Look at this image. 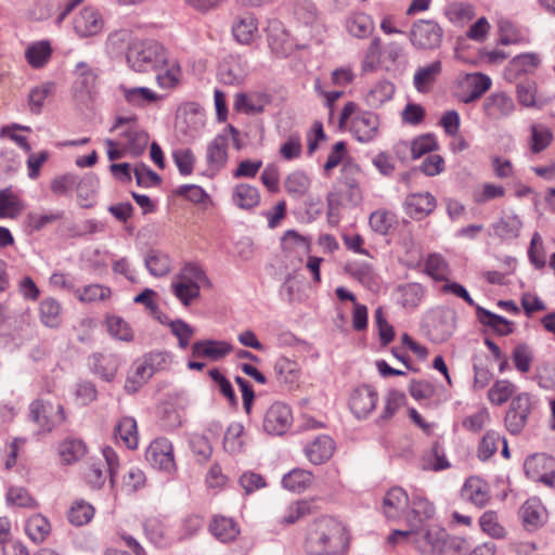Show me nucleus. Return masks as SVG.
<instances>
[{
    "label": "nucleus",
    "mask_w": 555,
    "mask_h": 555,
    "mask_svg": "<svg viewBox=\"0 0 555 555\" xmlns=\"http://www.w3.org/2000/svg\"><path fill=\"white\" fill-rule=\"evenodd\" d=\"M446 14L453 24L465 25L474 18L475 8L470 3L452 2L448 4Z\"/></svg>",
    "instance_id": "obj_40"
},
{
    "label": "nucleus",
    "mask_w": 555,
    "mask_h": 555,
    "mask_svg": "<svg viewBox=\"0 0 555 555\" xmlns=\"http://www.w3.org/2000/svg\"><path fill=\"white\" fill-rule=\"evenodd\" d=\"M540 57L535 53H524L516 55L511 61L507 72L514 75L530 73L540 65Z\"/></svg>",
    "instance_id": "obj_43"
},
{
    "label": "nucleus",
    "mask_w": 555,
    "mask_h": 555,
    "mask_svg": "<svg viewBox=\"0 0 555 555\" xmlns=\"http://www.w3.org/2000/svg\"><path fill=\"white\" fill-rule=\"evenodd\" d=\"M395 222V214L383 209L373 211L369 219L371 229L380 235L388 234Z\"/></svg>",
    "instance_id": "obj_48"
},
{
    "label": "nucleus",
    "mask_w": 555,
    "mask_h": 555,
    "mask_svg": "<svg viewBox=\"0 0 555 555\" xmlns=\"http://www.w3.org/2000/svg\"><path fill=\"white\" fill-rule=\"evenodd\" d=\"M190 447L199 463H205L211 456L212 447L207 437L203 435H193L190 439Z\"/></svg>",
    "instance_id": "obj_57"
},
{
    "label": "nucleus",
    "mask_w": 555,
    "mask_h": 555,
    "mask_svg": "<svg viewBox=\"0 0 555 555\" xmlns=\"http://www.w3.org/2000/svg\"><path fill=\"white\" fill-rule=\"evenodd\" d=\"M210 532L221 542L233 541L240 533L237 524L224 516H215L209 525Z\"/></svg>",
    "instance_id": "obj_25"
},
{
    "label": "nucleus",
    "mask_w": 555,
    "mask_h": 555,
    "mask_svg": "<svg viewBox=\"0 0 555 555\" xmlns=\"http://www.w3.org/2000/svg\"><path fill=\"white\" fill-rule=\"evenodd\" d=\"M52 48L48 40H40L26 49L25 57L28 64L34 68L43 67L50 60Z\"/></svg>",
    "instance_id": "obj_29"
},
{
    "label": "nucleus",
    "mask_w": 555,
    "mask_h": 555,
    "mask_svg": "<svg viewBox=\"0 0 555 555\" xmlns=\"http://www.w3.org/2000/svg\"><path fill=\"white\" fill-rule=\"evenodd\" d=\"M398 293V302L408 309H413L418 306L424 289L423 286L418 283H408L404 285H400L397 288Z\"/></svg>",
    "instance_id": "obj_35"
},
{
    "label": "nucleus",
    "mask_w": 555,
    "mask_h": 555,
    "mask_svg": "<svg viewBox=\"0 0 555 555\" xmlns=\"http://www.w3.org/2000/svg\"><path fill=\"white\" fill-rule=\"evenodd\" d=\"M374 30V23L371 16L364 13H358L348 23L350 35H369Z\"/></svg>",
    "instance_id": "obj_63"
},
{
    "label": "nucleus",
    "mask_w": 555,
    "mask_h": 555,
    "mask_svg": "<svg viewBox=\"0 0 555 555\" xmlns=\"http://www.w3.org/2000/svg\"><path fill=\"white\" fill-rule=\"evenodd\" d=\"M501 440L499 433L489 430L482 437L478 446V457L482 461L489 460L498 450V443Z\"/></svg>",
    "instance_id": "obj_55"
},
{
    "label": "nucleus",
    "mask_w": 555,
    "mask_h": 555,
    "mask_svg": "<svg viewBox=\"0 0 555 555\" xmlns=\"http://www.w3.org/2000/svg\"><path fill=\"white\" fill-rule=\"evenodd\" d=\"M125 100L133 106H144L147 103L155 102L160 99L158 94L146 87L126 88L121 86Z\"/></svg>",
    "instance_id": "obj_38"
},
{
    "label": "nucleus",
    "mask_w": 555,
    "mask_h": 555,
    "mask_svg": "<svg viewBox=\"0 0 555 555\" xmlns=\"http://www.w3.org/2000/svg\"><path fill=\"white\" fill-rule=\"evenodd\" d=\"M378 129V118L374 113L360 112L351 120L350 130L360 142L372 141Z\"/></svg>",
    "instance_id": "obj_17"
},
{
    "label": "nucleus",
    "mask_w": 555,
    "mask_h": 555,
    "mask_svg": "<svg viewBox=\"0 0 555 555\" xmlns=\"http://www.w3.org/2000/svg\"><path fill=\"white\" fill-rule=\"evenodd\" d=\"M178 280L196 285H210V281L201 266L194 262L185 263L179 274Z\"/></svg>",
    "instance_id": "obj_45"
},
{
    "label": "nucleus",
    "mask_w": 555,
    "mask_h": 555,
    "mask_svg": "<svg viewBox=\"0 0 555 555\" xmlns=\"http://www.w3.org/2000/svg\"><path fill=\"white\" fill-rule=\"evenodd\" d=\"M121 135L128 140V149L133 155L143 153L149 141V134L145 131L127 129Z\"/></svg>",
    "instance_id": "obj_58"
},
{
    "label": "nucleus",
    "mask_w": 555,
    "mask_h": 555,
    "mask_svg": "<svg viewBox=\"0 0 555 555\" xmlns=\"http://www.w3.org/2000/svg\"><path fill=\"white\" fill-rule=\"evenodd\" d=\"M115 434L130 450L138 448L137 421L131 416L122 417L115 427Z\"/></svg>",
    "instance_id": "obj_32"
},
{
    "label": "nucleus",
    "mask_w": 555,
    "mask_h": 555,
    "mask_svg": "<svg viewBox=\"0 0 555 555\" xmlns=\"http://www.w3.org/2000/svg\"><path fill=\"white\" fill-rule=\"evenodd\" d=\"M25 531L28 538L39 544L42 543L51 532V525L43 515L35 514L25 524Z\"/></svg>",
    "instance_id": "obj_27"
},
{
    "label": "nucleus",
    "mask_w": 555,
    "mask_h": 555,
    "mask_svg": "<svg viewBox=\"0 0 555 555\" xmlns=\"http://www.w3.org/2000/svg\"><path fill=\"white\" fill-rule=\"evenodd\" d=\"M90 370L93 374L100 375L105 382L114 380L119 363L113 354L93 353L89 358Z\"/></svg>",
    "instance_id": "obj_20"
},
{
    "label": "nucleus",
    "mask_w": 555,
    "mask_h": 555,
    "mask_svg": "<svg viewBox=\"0 0 555 555\" xmlns=\"http://www.w3.org/2000/svg\"><path fill=\"white\" fill-rule=\"evenodd\" d=\"M441 72V62L435 61L429 65L420 67L413 78L414 87L418 92H425L426 87L431 85Z\"/></svg>",
    "instance_id": "obj_39"
},
{
    "label": "nucleus",
    "mask_w": 555,
    "mask_h": 555,
    "mask_svg": "<svg viewBox=\"0 0 555 555\" xmlns=\"http://www.w3.org/2000/svg\"><path fill=\"white\" fill-rule=\"evenodd\" d=\"M106 325L108 333L116 339L122 341H131L134 337L133 331L129 323L121 317L108 315L106 318Z\"/></svg>",
    "instance_id": "obj_46"
},
{
    "label": "nucleus",
    "mask_w": 555,
    "mask_h": 555,
    "mask_svg": "<svg viewBox=\"0 0 555 555\" xmlns=\"http://www.w3.org/2000/svg\"><path fill=\"white\" fill-rule=\"evenodd\" d=\"M482 108L489 119L500 120L514 112L515 103L507 93L495 92L486 98Z\"/></svg>",
    "instance_id": "obj_16"
},
{
    "label": "nucleus",
    "mask_w": 555,
    "mask_h": 555,
    "mask_svg": "<svg viewBox=\"0 0 555 555\" xmlns=\"http://www.w3.org/2000/svg\"><path fill=\"white\" fill-rule=\"evenodd\" d=\"M145 459L155 469L168 474L176 469L172 443L167 438L153 440L145 451Z\"/></svg>",
    "instance_id": "obj_7"
},
{
    "label": "nucleus",
    "mask_w": 555,
    "mask_h": 555,
    "mask_svg": "<svg viewBox=\"0 0 555 555\" xmlns=\"http://www.w3.org/2000/svg\"><path fill=\"white\" fill-rule=\"evenodd\" d=\"M521 227L522 222L516 215H508L494 222L491 229L493 235L501 240H513L518 237Z\"/></svg>",
    "instance_id": "obj_28"
},
{
    "label": "nucleus",
    "mask_w": 555,
    "mask_h": 555,
    "mask_svg": "<svg viewBox=\"0 0 555 555\" xmlns=\"http://www.w3.org/2000/svg\"><path fill=\"white\" fill-rule=\"evenodd\" d=\"M403 205L406 215L414 220H422L434 211L437 201L429 192L412 193L405 197Z\"/></svg>",
    "instance_id": "obj_15"
},
{
    "label": "nucleus",
    "mask_w": 555,
    "mask_h": 555,
    "mask_svg": "<svg viewBox=\"0 0 555 555\" xmlns=\"http://www.w3.org/2000/svg\"><path fill=\"white\" fill-rule=\"evenodd\" d=\"M147 539L157 547H167L171 543L166 525L158 517H150L143 524Z\"/></svg>",
    "instance_id": "obj_22"
},
{
    "label": "nucleus",
    "mask_w": 555,
    "mask_h": 555,
    "mask_svg": "<svg viewBox=\"0 0 555 555\" xmlns=\"http://www.w3.org/2000/svg\"><path fill=\"white\" fill-rule=\"evenodd\" d=\"M462 494L477 506H485L490 496L487 482L478 477H469L462 489Z\"/></svg>",
    "instance_id": "obj_21"
},
{
    "label": "nucleus",
    "mask_w": 555,
    "mask_h": 555,
    "mask_svg": "<svg viewBox=\"0 0 555 555\" xmlns=\"http://www.w3.org/2000/svg\"><path fill=\"white\" fill-rule=\"evenodd\" d=\"M103 28L104 18L93 7L83 8L73 20V29L76 35H99Z\"/></svg>",
    "instance_id": "obj_12"
},
{
    "label": "nucleus",
    "mask_w": 555,
    "mask_h": 555,
    "mask_svg": "<svg viewBox=\"0 0 555 555\" xmlns=\"http://www.w3.org/2000/svg\"><path fill=\"white\" fill-rule=\"evenodd\" d=\"M171 289L173 295L185 307L190 306L192 301L197 299L201 295L199 285L190 284L182 281H173L171 283Z\"/></svg>",
    "instance_id": "obj_47"
},
{
    "label": "nucleus",
    "mask_w": 555,
    "mask_h": 555,
    "mask_svg": "<svg viewBox=\"0 0 555 555\" xmlns=\"http://www.w3.org/2000/svg\"><path fill=\"white\" fill-rule=\"evenodd\" d=\"M208 375L218 385L220 392L229 400L230 404L236 408L237 399L231 382L217 367L211 369Z\"/></svg>",
    "instance_id": "obj_54"
},
{
    "label": "nucleus",
    "mask_w": 555,
    "mask_h": 555,
    "mask_svg": "<svg viewBox=\"0 0 555 555\" xmlns=\"http://www.w3.org/2000/svg\"><path fill=\"white\" fill-rule=\"evenodd\" d=\"M401 54V48L396 42L380 47V40L375 37L363 62L365 70H373L378 63L389 62L393 64Z\"/></svg>",
    "instance_id": "obj_11"
},
{
    "label": "nucleus",
    "mask_w": 555,
    "mask_h": 555,
    "mask_svg": "<svg viewBox=\"0 0 555 555\" xmlns=\"http://www.w3.org/2000/svg\"><path fill=\"white\" fill-rule=\"evenodd\" d=\"M112 291L108 286L101 284H90L82 288L79 287V293L76 294L80 302H93L96 300H106L111 297Z\"/></svg>",
    "instance_id": "obj_49"
},
{
    "label": "nucleus",
    "mask_w": 555,
    "mask_h": 555,
    "mask_svg": "<svg viewBox=\"0 0 555 555\" xmlns=\"http://www.w3.org/2000/svg\"><path fill=\"white\" fill-rule=\"evenodd\" d=\"M98 178L94 175H87L81 180L74 173H65L54 178L51 181L50 189L56 195H65L75 186L78 190V195L83 196L82 191L85 186H90L92 190L98 185Z\"/></svg>",
    "instance_id": "obj_13"
},
{
    "label": "nucleus",
    "mask_w": 555,
    "mask_h": 555,
    "mask_svg": "<svg viewBox=\"0 0 555 555\" xmlns=\"http://www.w3.org/2000/svg\"><path fill=\"white\" fill-rule=\"evenodd\" d=\"M515 386L508 380H498L488 391V398L495 405L504 404L514 393Z\"/></svg>",
    "instance_id": "obj_50"
},
{
    "label": "nucleus",
    "mask_w": 555,
    "mask_h": 555,
    "mask_svg": "<svg viewBox=\"0 0 555 555\" xmlns=\"http://www.w3.org/2000/svg\"><path fill=\"white\" fill-rule=\"evenodd\" d=\"M133 171L139 186L149 188L151 185H158L162 182L160 176L143 163L138 164Z\"/></svg>",
    "instance_id": "obj_59"
},
{
    "label": "nucleus",
    "mask_w": 555,
    "mask_h": 555,
    "mask_svg": "<svg viewBox=\"0 0 555 555\" xmlns=\"http://www.w3.org/2000/svg\"><path fill=\"white\" fill-rule=\"evenodd\" d=\"M7 500L18 507L36 506L35 499L23 487H10L7 493Z\"/></svg>",
    "instance_id": "obj_64"
},
{
    "label": "nucleus",
    "mask_w": 555,
    "mask_h": 555,
    "mask_svg": "<svg viewBox=\"0 0 555 555\" xmlns=\"http://www.w3.org/2000/svg\"><path fill=\"white\" fill-rule=\"evenodd\" d=\"M526 476L533 480L553 487L555 477V459L544 453L532 454L524 463Z\"/></svg>",
    "instance_id": "obj_6"
},
{
    "label": "nucleus",
    "mask_w": 555,
    "mask_h": 555,
    "mask_svg": "<svg viewBox=\"0 0 555 555\" xmlns=\"http://www.w3.org/2000/svg\"><path fill=\"white\" fill-rule=\"evenodd\" d=\"M377 400L375 389L369 385H362L351 393L349 406L358 418H364L375 409Z\"/></svg>",
    "instance_id": "obj_14"
},
{
    "label": "nucleus",
    "mask_w": 555,
    "mask_h": 555,
    "mask_svg": "<svg viewBox=\"0 0 555 555\" xmlns=\"http://www.w3.org/2000/svg\"><path fill=\"white\" fill-rule=\"evenodd\" d=\"M512 358L517 371L520 373L529 372L533 360V352L527 344L521 343L516 345L513 349Z\"/></svg>",
    "instance_id": "obj_51"
},
{
    "label": "nucleus",
    "mask_w": 555,
    "mask_h": 555,
    "mask_svg": "<svg viewBox=\"0 0 555 555\" xmlns=\"http://www.w3.org/2000/svg\"><path fill=\"white\" fill-rule=\"evenodd\" d=\"M466 82L470 91L461 96V101L465 104H469L477 101L491 87L490 77L482 73L467 75Z\"/></svg>",
    "instance_id": "obj_23"
},
{
    "label": "nucleus",
    "mask_w": 555,
    "mask_h": 555,
    "mask_svg": "<svg viewBox=\"0 0 555 555\" xmlns=\"http://www.w3.org/2000/svg\"><path fill=\"white\" fill-rule=\"evenodd\" d=\"M144 264L149 273L156 278L165 276L171 270L169 257L155 249H151L146 254L144 258Z\"/></svg>",
    "instance_id": "obj_31"
},
{
    "label": "nucleus",
    "mask_w": 555,
    "mask_h": 555,
    "mask_svg": "<svg viewBox=\"0 0 555 555\" xmlns=\"http://www.w3.org/2000/svg\"><path fill=\"white\" fill-rule=\"evenodd\" d=\"M409 496L400 487L391 488L383 500L384 514L388 519H398L406 511Z\"/></svg>",
    "instance_id": "obj_19"
},
{
    "label": "nucleus",
    "mask_w": 555,
    "mask_h": 555,
    "mask_svg": "<svg viewBox=\"0 0 555 555\" xmlns=\"http://www.w3.org/2000/svg\"><path fill=\"white\" fill-rule=\"evenodd\" d=\"M292 423L291 408L282 402H275L264 415L263 428L270 435L281 436L288 430Z\"/></svg>",
    "instance_id": "obj_9"
},
{
    "label": "nucleus",
    "mask_w": 555,
    "mask_h": 555,
    "mask_svg": "<svg viewBox=\"0 0 555 555\" xmlns=\"http://www.w3.org/2000/svg\"><path fill=\"white\" fill-rule=\"evenodd\" d=\"M476 314L480 323L491 327L498 334L506 336L513 333V323L505 318L495 314L480 306H476Z\"/></svg>",
    "instance_id": "obj_26"
},
{
    "label": "nucleus",
    "mask_w": 555,
    "mask_h": 555,
    "mask_svg": "<svg viewBox=\"0 0 555 555\" xmlns=\"http://www.w3.org/2000/svg\"><path fill=\"white\" fill-rule=\"evenodd\" d=\"M274 370L279 380L282 383L293 385L298 378V367L296 362L286 358H280L274 365Z\"/></svg>",
    "instance_id": "obj_52"
},
{
    "label": "nucleus",
    "mask_w": 555,
    "mask_h": 555,
    "mask_svg": "<svg viewBox=\"0 0 555 555\" xmlns=\"http://www.w3.org/2000/svg\"><path fill=\"white\" fill-rule=\"evenodd\" d=\"M86 451V444L80 439H66L59 446V454L66 464L80 460Z\"/></svg>",
    "instance_id": "obj_41"
},
{
    "label": "nucleus",
    "mask_w": 555,
    "mask_h": 555,
    "mask_svg": "<svg viewBox=\"0 0 555 555\" xmlns=\"http://www.w3.org/2000/svg\"><path fill=\"white\" fill-rule=\"evenodd\" d=\"M312 481V474L304 469H293L286 474L282 479V485L285 489L294 492H301L306 490Z\"/></svg>",
    "instance_id": "obj_42"
},
{
    "label": "nucleus",
    "mask_w": 555,
    "mask_h": 555,
    "mask_svg": "<svg viewBox=\"0 0 555 555\" xmlns=\"http://www.w3.org/2000/svg\"><path fill=\"white\" fill-rule=\"evenodd\" d=\"M438 150L436 137L431 133L423 134L413 140L411 145V154L413 159H417L423 155Z\"/></svg>",
    "instance_id": "obj_53"
},
{
    "label": "nucleus",
    "mask_w": 555,
    "mask_h": 555,
    "mask_svg": "<svg viewBox=\"0 0 555 555\" xmlns=\"http://www.w3.org/2000/svg\"><path fill=\"white\" fill-rule=\"evenodd\" d=\"M233 346L225 340L199 339L192 344L191 356L195 359H206L217 362L229 356Z\"/></svg>",
    "instance_id": "obj_10"
},
{
    "label": "nucleus",
    "mask_w": 555,
    "mask_h": 555,
    "mask_svg": "<svg viewBox=\"0 0 555 555\" xmlns=\"http://www.w3.org/2000/svg\"><path fill=\"white\" fill-rule=\"evenodd\" d=\"M223 449L232 455L241 453L243 449V423L234 422L229 425L223 437Z\"/></svg>",
    "instance_id": "obj_36"
},
{
    "label": "nucleus",
    "mask_w": 555,
    "mask_h": 555,
    "mask_svg": "<svg viewBox=\"0 0 555 555\" xmlns=\"http://www.w3.org/2000/svg\"><path fill=\"white\" fill-rule=\"evenodd\" d=\"M51 402L36 399L29 404L28 417L36 423L43 431H51L55 426L64 423L66 416L64 406L57 404L55 411Z\"/></svg>",
    "instance_id": "obj_4"
},
{
    "label": "nucleus",
    "mask_w": 555,
    "mask_h": 555,
    "mask_svg": "<svg viewBox=\"0 0 555 555\" xmlns=\"http://www.w3.org/2000/svg\"><path fill=\"white\" fill-rule=\"evenodd\" d=\"M531 410L532 400L528 392L519 393L512 399L504 418L505 426L512 435H518L521 433L528 422V416L531 413Z\"/></svg>",
    "instance_id": "obj_5"
},
{
    "label": "nucleus",
    "mask_w": 555,
    "mask_h": 555,
    "mask_svg": "<svg viewBox=\"0 0 555 555\" xmlns=\"http://www.w3.org/2000/svg\"><path fill=\"white\" fill-rule=\"evenodd\" d=\"M405 401L406 397L404 392L397 389L390 390L386 398L384 411L378 421L380 422L391 418L397 410L405 403Z\"/></svg>",
    "instance_id": "obj_56"
},
{
    "label": "nucleus",
    "mask_w": 555,
    "mask_h": 555,
    "mask_svg": "<svg viewBox=\"0 0 555 555\" xmlns=\"http://www.w3.org/2000/svg\"><path fill=\"white\" fill-rule=\"evenodd\" d=\"M127 61L135 72H147L165 65L167 52L153 37H145L129 46Z\"/></svg>",
    "instance_id": "obj_3"
},
{
    "label": "nucleus",
    "mask_w": 555,
    "mask_h": 555,
    "mask_svg": "<svg viewBox=\"0 0 555 555\" xmlns=\"http://www.w3.org/2000/svg\"><path fill=\"white\" fill-rule=\"evenodd\" d=\"M229 141L232 142L236 150L242 147L241 132L232 125H228L208 145L207 160L210 165H223L227 159V146Z\"/></svg>",
    "instance_id": "obj_8"
},
{
    "label": "nucleus",
    "mask_w": 555,
    "mask_h": 555,
    "mask_svg": "<svg viewBox=\"0 0 555 555\" xmlns=\"http://www.w3.org/2000/svg\"><path fill=\"white\" fill-rule=\"evenodd\" d=\"M334 450L333 439L327 435H321L306 446L305 454L312 464L320 465L331 459Z\"/></svg>",
    "instance_id": "obj_18"
},
{
    "label": "nucleus",
    "mask_w": 555,
    "mask_h": 555,
    "mask_svg": "<svg viewBox=\"0 0 555 555\" xmlns=\"http://www.w3.org/2000/svg\"><path fill=\"white\" fill-rule=\"evenodd\" d=\"M346 529L337 519L323 516L307 529L305 550L310 555H339L348 550Z\"/></svg>",
    "instance_id": "obj_2"
},
{
    "label": "nucleus",
    "mask_w": 555,
    "mask_h": 555,
    "mask_svg": "<svg viewBox=\"0 0 555 555\" xmlns=\"http://www.w3.org/2000/svg\"><path fill=\"white\" fill-rule=\"evenodd\" d=\"M309 186L310 180L302 171L289 173L284 181L286 192L296 198L304 196L309 190Z\"/></svg>",
    "instance_id": "obj_44"
},
{
    "label": "nucleus",
    "mask_w": 555,
    "mask_h": 555,
    "mask_svg": "<svg viewBox=\"0 0 555 555\" xmlns=\"http://www.w3.org/2000/svg\"><path fill=\"white\" fill-rule=\"evenodd\" d=\"M544 512L543 506L538 500L531 499L526 501L520 508V515L525 527L528 530H535L542 527L545 522Z\"/></svg>",
    "instance_id": "obj_24"
},
{
    "label": "nucleus",
    "mask_w": 555,
    "mask_h": 555,
    "mask_svg": "<svg viewBox=\"0 0 555 555\" xmlns=\"http://www.w3.org/2000/svg\"><path fill=\"white\" fill-rule=\"evenodd\" d=\"M269 103L270 96L266 92L253 91L245 93V114L261 113Z\"/></svg>",
    "instance_id": "obj_61"
},
{
    "label": "nucleus",
    "mask_w": 555,
    "mask_h": 555,
    "mask_svg": "<svg viewBox=\"0 0 555 555\" xmlns=\"http://www.w3.org/2000/svg\"><path fill=\"white\" fill-rule=\"evenodd\" d=\"M55 83L47 81L33 88L28 94V105L33 114H40L44 105V101L54 93Z\"/></svg>",
    "instance_id": "obj_34"
},
{
    "label": "nucleus",
    "mask_w": 555,
    "mask_h": 555,
    "mask_svg": "<svg viewBox=\"0 0 555 555\" xmlns=\"http://www.w3.org/2000/svg\"><path fill=\"white\" fill-rule=\"evenodd\" d=\"M551 131L543 127L533 125L531 127V150L533 153H540L545 150L552 141Z\"/></svg>",
    "instance_id": "obj_62"
},
{
    "label": "nucleus",
    "mask_w": 555,
    "mask_h": 555,
    "mask_svg": "<svg viewBox=\"0 0 555 555\" xmlns=\"http://www.w3.org/2000/svg\"><path fill=\"white\" fill-rule=\"evenodd\" d=\"M171 333L178 338V345L181 349L188 348L190 339L194 335V330L183 320L177 319L168 322Z\"/></svg>",
    "instance_id": "obj_60"
},
{
    "label": "nucleus",
    "mask_w": 555,
    "mask_h": 555,
    "mask_svg": "<svg viewBox=\"0 0 555 555\" xmlns=\"http://www.w3.org/2000/svg\"><path fill=\"white\" fill-rule=\"evenodd\" d=\"M435 514V506L427 499L422 496H413L411 501V511L406 514L410 525L413 521L422 524L424 520L430 519Z\"/></svg>",
    "instance_id": "obj_33"
},
{
    "label": "nucleus",
    "mask_w": 555,
    "mask_h": 555,
    "mask_svg": "<svg viewBox=\"0 0 555 555\" xmlns=\"http://www.w3.org/2000/svg\"><path fill=\"white\" fill-rule=\"evenodd\" d=\"M399 540L406 541L423 555H465L467 543L460 537H451L444 529L431 527L425 531L414 529L393 530L387 541L397 544Z\"/></svg>",
    "instance_id": "obj_1"
},
{
    "label": "nucleus",
    "mask_w": 555,
    "mask_h": 555,
    "mask_svg": "<svg viewBox=\"0 0 555 555\" xmlns=\"http://www.w3.org/2000/svg\"><path fill=\"white\" fill-rule=\"evenodd\" d=\"M94 513L95 509L92 504L85 500H76L72 503L67 512V519L73 526L81 527L91 521Z\"/></svg>",
    "instance_id": "obj_30"
},
{
    "label": "nucleus",
    "mask_w": 555,
    "mask_h": 555,
    "mask_svg": "<svg viewBox=\"0 0 555 555\" xmlns=\"http://www.w3.org/2000/svg\"><path fill=\"white\" fill-rule=\"evenodd\" d=\"M61 304L54 298H44L39 306L40 320L48 327H57L61 323Z\"/></svg>",
    "instance_id": "obj_37"
}]
</instances>
